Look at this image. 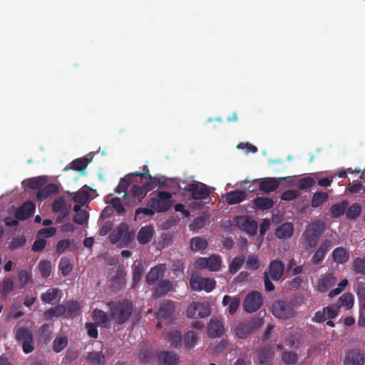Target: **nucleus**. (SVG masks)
Instances as JSON below:
<instances>
[{"mask_svg":"<svg viewBox=\"0 0 365 365\" xmlns=\"http://www.w3.org/2000/svg\"><path fill=\"white\" fill-rule=\"evenodd\" d=\"M110 319L117 325L126 323L133 312V302L127 299L116 301H109L106 304Z\"/></svg>","mask_w":365,"mask_h":365,"instance_id":"1","label":"nucleus"},{"mask_svg":"<svg viewBox=\"0 0 365 365\" xmlns=\"http://www.w3.org/2000/svg\"><path fill=\"white\" fill-rule=\"evenodd\" d=\"M325 224L319 220L309 224L305 232L306 250L312 252L317 247L320 236L324 231Z\"/></svg>","mask_w":365,"mask_h":365,"instance_id":"2","label":"nucleus"},{"mask_svg":"<svg viewBox=\"0 0 365 365\" xmlns=\"http://www.w3.org/2000/svg\"><path fill=\"white\" fill-rule=\"evenodd\" d=\"M263 322V319L259 317H254L249 320L241 322L235 328V334L240 339H247L252 333L258 329Z\"/></svg>","mask_w":365,"mask_h":365,"instance_id":"3","label":"nucleus"},{"mask_svg":"<svg viewBox=\"0 0 365 365\" xmlns=\"http://www.w3.org/2000/svg\"><path fill=\"white\" fill-rule=\"evenodd\" d=\"M173 195L167 191L158 192L156 197H151L148 203V207L153 208L156 212H167L172 206Z\"/></svg>","mask_w":365,"mask_h":365,"instance_id":"4","label":"nucleus"},{"mask_svg":"<svg viewBox=\"0 0 365 365\" xmlns=\"http://www.w3.org/2000/svg\"><path fill=\"white\" fill-rule=\"evenodd\" d=\"M135 236L133 231H130L129 227L125 223H120L109 236L112 244L121 242L125 245H128L133 241Z\"/></svg>","mask_w":365,"mask_h":365,"instance_id":"5","label":"nucleus"},{"mask_svg":"<svg viewBox=\"0 0 365 365\" xmlns=\"http://www.w3.org/2000/svg\"><path fill=\"white\" fill-rule=\"evenodd\" d=\"M16 341L22 345L25 354H29L34 349V336L32 331L26 327L17 329L15 334Z\"/></svg>","mask_w":365,"mask_h":365,"instance_id":"6","label":"nucleus"},{"mask_svg":"<svg viewBox=\"0 0 365 365\" xmlns=\"http://www.w3.org/2000/svg\"><path fill=\"white\" fill-rule=\"evenodd\" d=\"M263 297L257 291L249 292L243 302V308L247 313H253L257 311L262 305Z\"/></svg>","mask_w":365,"mask_h":365,"instance_id":"7","label":"nucleus"},{"mask_svg":"<svg viewBox=\"0 0 365 365\" xmlns=\"http://www.w3.org/2000/svg\"><path fill=\"white\" fill-rule=\"evenodd\" d=\"M184 190L191 193L192 197L194 200H205L210 195L209 187L200 182H193L188 183L184 187Z\"/></svg>","mask_w":365,"mask_h":365,"instance_id":"8","label":"nucleus"},{"mask_svg":"<svg viewBox=\"0 0 365 365\" xmlns=\"http://www.w3.org/2000/svg\"><path fill=\"white\" fill-rule=\"evenodd\" d=\"M272 314L279 319H289L294 316L293 308L286 302L278 300L272 307Z\"/></svg>","mask_w":365,"mask_h":365,"instance_id":"9","label":"nucleus"},{"mask_svg":"<svg viewBox=\"0 0 365 365\" xmlns=\"http://www.w3.org/2000/svg\"><path fill=\"white\" fill-rule=\"evenodd\" d=\"M235 222L237 227L246 232L247 233L255 235L257 234L258 227L257 222L247 215L237 216L235 218Z\"/></svg>","mask_w":365,"mask_h":365,"instance_id":"10","label":"nucleus"},{"mask_svg":"<svg viewBox=\"0 0 365 365\" xmlns=\"http://www.w3.org/2000/svg\"><path fill=\"white\" fill-rule=\"evenodd\" d=\"M191 288L195 291L205 290L207 292L212 291L215 286L216 282L213 279L196 277L190 279Z\"/></svg>","mask_w":365,"mask_h":365,"instance_id":"11","label":"nucleus"},{"mask_svg":"<svg viewBox=\"0 0 365 365\" xmlns=\"http://www.w3.org/2000/svg\"><path fill=\"white\" fill-rule=\"evenodd\" d=\"M63 297V292L59 288L50 287L41 295V299L46 304L56 305Z\"/></svg>","mask_w":365,"mask_h":365,"instance_id":"12","label":"nucleus"},{"mask_svg":"<svg viewBox=\"0 0 365 365\" xmlns=\"http://www.w3.org/2000/svg\"><path fill=\"white\" fill-rule=\"evenodd\" d=\"M125 276L124 266L119 265L116 269L115 275L111 279L110 287L113 291H119L124 287L126 282Z\"/></svg>","mask_w":365,"mask_h":365,"instance_id":"13","label":"nucleus"},{"mask_svg":"<svg viewBox=\"0 0 365 365\" xmlns=\"http://www.w3.org/2000/svg\"><path fill=\"white\" fill-rule=\"evenodd\" d=\"M175 310V302L170 299L164 300L160 305L156 317L157 319H169Z\"/></svg>","mask_w":365,"mask_h":365,"instance_id":"14","label":"nucleus"},{"mask_svg":"<svg viewBox=\"0 0 365 365\" xmlns=\"http://www.w3.org/2000/svg\"><path fill=\"white\" fill-rule=\"evenodd\" d=\"M35 204L31 201L23 203L14 213L15 217L19 220H25L30 217L35 212Z\"/></svg>","mask_w":365,"mask_h":365,"instance_id":"15","label":"nucleus"},{"mask_svg":"<svg viewBox=\"0 0 365 365\" xmlns=\"http://www.w3.org/2000/svg\"><path fill=\"white\" fill-rule=\"evenodd\" d=\"M365 355L359 349H351L346 353L344 365H363Z\"/></svg>","mask_w":365,"mask_h":365,"instance_id":"16","label":"nucleus"},{"mask_svg":"<svg viewBox=\"0 0 365 365\" xmlns=\"http://www.w3.org/2000/svg\"><path fill=\"white\" fill-rule=\"evenodd\" d=\"M331 246V241L330 240H324L318 249L314 252L312 262L314 264L318 265L321 264L325 258L327 253L328 252L330 247Z\"/></svg>","mask_w":365,"mask_h":365,"instance_id":"17","label":"nucleus"},{"mask_svg":"<svg viewBox=\"0 0 365 365\" xmlns=\"http://www.w3.org/2000/svg\"><path fill=\"white\" fill-rule=\"evenodd\" d=\"M225 331L222 320L214 318L211 319L207 325V335L210 338L221 336Z\"/></svg>","mask_w":365,"mask_h":365,"instance_id":"18","label":"nucleus"},{"mask_svg":"<svg viewBox=\"0 0 365 365\" xmlns=\"http://www.w3.org/2000/svg\"><path fill=\"white\" fill-rule=\"evenodd\" d=\"M92 317L95 323L103 328L108 329L110 327V314H108L104 311L96 309L92 312Z\"/></svg>","mask_w":365,"mask_h":365,"instance_id":"19","label":"nucleus"},{"mask_svg":"<svg viewBox=\"0 0 365 365\" xmlns=\"http://www.w3.org/2000/svg\"><path fill=\"white\" fill-rule=\"evenodd\" d=\"M284 272V263L277 259L270 262L269 264V274L274 281L279 280L283 276Z\"/></svg>","mask_w":365,"mask_h":365,"instance_id":"20","label":"nucleus"},{"mask_svg":"<svg viewBox=\"0 0 365 365\" xmlns=\"http://www.w3.org/2000/svg\"><path fill=\"white\" fill-rule=\"evenodd\" d=\"M287 179V178H267L260 182L259 188L261 191L270 192L279 187L281 181L286 180Z\"/></svg>","mask_w":365,"mask_h":365,"instance_id":"21","label":"nucleus"},{"mask_svg":"<svg viewBox=\"0 0 365 365\" xmlns=\"http://www.w3.org/2000/svg\"><path fill=\"white\" fill-rule=\"evenodd\" d=\"M274 352L272 347L264 346L257 351V361L261 365H272Z\"/></svg>","mask_w":365,"mask_h":365,"instance_id":"22","label":"nucleus"},{"mask_svg":"<svg viewBox=\"0 0 365 365\" xmlns=\"http://www.w3.org/2000/svg\"><path fill=\"white\" fill-rule=\"evenodd\" d=\"M336 282V278L331 273L324 274L317 283L318 290L321 293L327 292Z\"/></svg>","mask_w":365,"mask_h":365,"instance_id":"23","label":"nucleus"},{"mask_svg":"<svg viewBox=\"0 0 365 365\" xmlns=\"http://www.w3.org/2000/svg\"><path fill=\"white\" fill-rule=\"evenodd\" d=\"M155 230L153 225H145L142 227L137 235V240L140 245L149 243L153 237Z\"/></svg>","mask_w":365,"mask_h":365,"instance_id":"24","label":"nucleus"},{"mask_svg":"<svg viewBox=\"0 0 365 365\" xmlns=\"http://www.w3.org/2000/svg\"><path fill=\"white\" fill-rule=\"evenodd\" d=\"M164 264H158L151 268L146 275V282L148 284H154L160 279H162L165 274Z\"/></svg>","mask_w":365,"mask_h":365,"instance_id":"25","label":"nucleus"},{"mask_svg":"<svg viewBox=\"0 0 365 365\" xmlns=\"http://www.w3.org/2000/svg\"><path fill=\"white\" fill-rule=\"evenodd\" d=\"M158 361L165 365H178L179 356L177 354L169 351H161L158 356Z\"/></svg>","mask_w":365,"mask_h":365,"instance_id":"26","label":"nucleus"},{"mask_svg":"<svg viewBox=\"0 0 365 365\" xmlns=\"http://www.w3.org/2000/svg\"><path fill=\"white\" fill-rule=\"evenodd\" d=\"M247 197V193L243 190H233L227 192L225 200L228 205H235L244 201Z\"/></svg>","mask_w":365,"mask_h":365,"instance_id":"27","label":"nucleus"},{"mask_svg":"<svg viewBox=\"0 0 365 365\" xmlns=\"http://www.w3.org/2000/svg\"><path fill=\"white\" fill-rule=\"evenodd\" d=\"M59 192V188L57 185L54 183H49L46 185L43 188L39 189L36 193L37 199L44 200L48 197L56 195Z\"/></svg>","mask_w":365,"mask_h":365,"instance_id":"28","label":"nucleus"},{"mask_svg":"<svg viewBox=\"0 0 365 365\" xmlns=\"http://www.w3.org/2000/svg\"><path fill=\"white\" fill-rule=\"evenodd\" d=\"M293 232V225L291 222H284L277 228L275 235L279 239H288L292 236Z\"/></svg>","mask_w":365,"mask_h":365,"instance_id":"29","label":"nucleus"},{"mask_svg":"<svg viewBox=\"0 0 365 365\" xmlns=\"http://www.w3.org/2000/svg\"><path fill=\"white\" fill-rule=\"evenodd\" d=\"M89 162L90 160L87 158H77L66 165L63 170L67 171L69 170H73L83 172L88 167Z\"/></svg>","mask_w":365,"mask_h":365,"instance_id":"30","label":"nucleus"},{"mask_svg":"<svg viewBox=\"0 0 365 365\" xmlns=\"http://www.w3.org/2000/svg\"><path fill=\"white\" fill-rule=\"evenodd\" d=\"M348 206H349V202L346 200H344L339 202L333 204L330 207V212H331V216L334 218L341 217L346 213V210Z\"/></svg>","mask_w":365,"mask_h":365,"instance_id":"31","label":"nucleus"},{"mask_svg":"<svg viewBox=\"0 0 365 365\" xmlns=\"http://www.w3.org/2000/svg\"><path fill=\"white\" fill-rule=\"evenodd\" d=\"M172 285L168 279L160 281L153 290V297L158 298L166 294L172 289Z\"/></svg>","mask_w":365,"mask_h":365,"instance_id":"32","label":"nucleus"},{"mask_svg":"<svg viewBox=\"0 0 365 365\" xmlns=\"http://www.w3.org/2000/svg\"><path fill=\"white\" fill-rule=\"evenodd\" d=\"M332 259L337 264H344L349 259V253L347 250L342 247H339L335 248L332 252Z\"/></svg>","mask_w":365,"mask_h":365,"instance_id":"33","label":"nucleus"},{"mask_svg":"<svg viewBox=\"0 0 365 365\" xmlns=\"http://www.w3.org/2000/svg\"><path fill=\"white\" fill-rule=\"evenodd\" d=\"M66 312V306L63 304H56V307L48 309L43 313L46 319H51L53 317H59L63 315Z\"/></svg>","mask_w":365,"mask_h":365,"instance_id":"34","label":"nucleus"},{"mask_svg":"<svg viewBox=\"0 0 365 365\" xmlns=\"http://www.w3.org/2000/svg\"><path fill=\"white\" fill-rule=\"evenodd\" d=\"M274 202L272 198L257 197L253 200L254 206L260 210H266L272 208Z\"/></svg>","mask_w":365,"mask_h":365,"instance_id":"35","label":"nucleus"},{"mask_svg":"<svg viewBox=\"0 0 365 365\" xmlns=\"http://www.w3.org/2000/svg\"><path fill=\"white\" fill-rule=\"evenodd\" d=\"M86 361L89 365H105V356L101 351H91L88 354Z\"/></svg>","mask_w":365,"mask_h":365,"instance_id":"36","label":"nucleus"},{"mask_svg":"<svg viewBox=\"0 0 365 365\" xmlns=\"http://www.w3.org/2000/svg\"><path fill=\"white\" fill-rule=\"evenodd\" d=\"M354 295L351 293H344L339 298L336 306L339 309L344 307L346 309H350L354 305Z\"/></svg>","mask_w":365,"mask_h":365,"instance_id":"37","label":"nucleus"},{"mask_svg":"<svg viewBox=\"0 0 365 365\" xmlns=\"http://www.w3.org/2000/svg\"><path fill=\"white\" fill-rule=\"evenodd\" d=\"M208 243L207 240L201 237H195L190 240V250L193 252L202 251L206 250Z\"/></svg>","mask_w":365,"mask_h":365,"instance_id":"38","label":"nucleus"},{"mask_svg":"<svg viewBox=\"0 0 365 365\" xmlns=\"http://www.w3.org/2000/svg\"><path fill=\"white\" fill-rule=\"evenodd\" d=\"M207 269L210 272L218 271L222 264V257L219 255H212L207 257Z\"/></svg>","mask_w":365,"mask_h":365,"instance_id":"39","label":"nucleus"},{"mask_svg":"<svg viewBox=\"0 0 365 365\" xmlns=\"http://www.w3.org/2000/svg\"><path fill=\"white\" fill-rule=\"evenodd\" d=\"M52 210L54 212H61L63 217L68 214V210L66 207L65 200L60 197L56 199L52 204Z\"/></svg>","mask_w":365,"mask_h":365,"instance_id":"40","label":"nucleus"},{"mask_svg":"<svg viewBox=\"0 0 365 365\" xmlns=\"http://www.w3.org/2000/svg\"><path fill=\"white\" fill-rule=\"evenodd\" d=\"M329 198V195L325 192H316L314 193L311 205L312 207H318L322 205Z\"/></svg>","mask_w":365,"mask_h":365,"instance_id":"41","label":"nucleus"},{"mask_svg":"<svg viewBox=\"0 0 365 365\" xmlns=\"http://www.w3.org/2000/svg\"><path fill=\"white\" fill-rule=\"evenodd\" d=\"M361 206L357 203H353L347 207L346 210V216L349 220H356L361 213Z\"/></svg>","mask_w":365,"mask_h":365,"instance_id":"42","label":"nucleus"},{"mask_svg":"<svg viewBox=\"0 0 365 365\" xmlns=\"http://www.w3.org/2000/svg\"><path fill=\"white\" fill-rule=\"evenodd\" d=\"M38 267L41 277L45 279L48 278L52 270L51 262L50 260H41Z\"/></svg>","mask_w":365,"mask_h":365,"instance_id":"43","label":"nucleus"},{"mask_svg":"<svg viewBox=\"0 0 365 365\" xmlns=\"http://www.w3.org/2000/svg\"><path fill=\"white\" fill-rule=\"evenodd\" d=\"M47 182L46 176H38L36 178H30L28 181V186L32 190L41 189L43 186Z\"/></svg>","mask_w":365,"mask_h":365,"instance_id":"44","label":"nucleus"},{"mask_svg":"<svg viewBox=\"0 0 365 365\" xmlns=\"http://www.w3.org/2000/svg\"><path fill=\"white\" fill-rule=\"evenodd\" d=\"M68 345V338L66 336H57L53 343V351L55 353H59L63 350Z\"/></svg>","mask_w":365,"mask_h":365,"instance_id":"45","label":"nucleus"},{"mask_svg":"<svg viewBox=\"0 0 365 365\" xmlns=\"http://www.w3.org/2000/svg\"><path fill=\"white\" fill-rule=\"evenodd\" d=\"M58 269L63 277L68 276L73 269V265L66 257H62L58 264Z\"/></svg>","mask_w":365,"mask_h":365,"instance_id":"46","label":"nucleus"},{"mask_svg":"<svg viewBox=\"0 0 365 365\" xmlns=\"http://www.w3.org/2000/svg\"><path fill=\"white\" fill-rule=\"evenodd\" d=\"M198 340V336L194 331H188L184 336V344L185 346L189 349L192 348L195 346Z\"/></svg>","mask_w":365,"mask_h":365,"instance_id":"47","label":"nucleus"},{"mask_svg":"<svg viewBox=\"0 0 365 365\" xmlns=\"http://www.w3.org/2000/svg\"><path fill=\"white\" fill-rule=\"evenodd\" d=\"M352 269L356 274L365 275V257H356L353 262Z\"/></svg>","mask_w":365,"mask_h":365,"instance_id":"48","label":"nucleus"},{"mask_svg":"<svg viewBox=\"0 0 365 365\" xmlns=\"http://www.w3.org/2000/svg\"><path fill=\"white\" fill-rule=\"evenodd\" d=\"M298 354L294 351H284L282 354V359L286 365H293L298 361Z\"/></svg>","mask_w":365,"mask_h":365,"instance_id":"49","label":"nucleus"},{"mask_svg":"<svg viewBox=\"0 0 365 365\" xmlns=\"http://www.w3.org/2000/svg\"><path fill=\"white\" fill-rule=\"evenodd\" d=\"M14 289V282L11 278L5 279L1 287H0V292L1 295L6 297L8 294H9Z\"/></svg>","mask_w":365,"mask_h":365,"instance_id":"50","label":"nucleus"},{"mask_svg":"<svg viewBox=\"0 0 365 365\" xmlns=\"http://www.w3.org/2000/svg\"><path fill=\"white\" fill-rule=\"evenodd\" d=\"M245 262V259L243 257H236L233 259L232 262L229 265V272L230 274H234L238 272V270L241 268L243 263Z\"/></svg>","mask_w":365,"mask_h":365,"instance_id":"51","label":"nucleus"},{"mask_svg":"<svg viewBox=\"0 0 365 365\" xmlns=\"http://www.w3.org/2000/svg\"><path fill=\"white\" fill-rule=\"evenodd\" d=\"M168 338L170 346L176 348L181 344L182 335L180 331L175 330L170 332Z\"/></svg>","mask_w":365,"mask_h":365,"instance_id":"52","label":"nucleus"},{"mask_svg":"<svg viewBox=\"0 0 365 365\" xmlns=\"http://www.w3.org/2000/svg\"><path fill=\"white\" fill-rule=\"evenodd\" d=\"M315 183V180L314 178L307 176L302 178H300L297 182V187L299 189L304 190H307L312 187Z\"/></svg>","mask_w":365,"mask_h":365,"instance_id":"53","label":"nucleus"},{"mask_svg":"<svg viewBox=\"0 0 365 365\" xmlns=\"http://www.w3.org/2000/svg\"><path fill=\"white\" fill-rule=\"evenodd\" d=\"M260 267L259 257L255 255H250L246 261V268L252 270H257Z\"/></svg>","mask_w":365,"mask_h":365,"instance_id":"54","label":"nucleus"},{"mask_svg":"<svg viewBox=\"0 0 365 365\" xmlns=\"http://www.w3.org/2000/svg\"><path fill=\"white\" fill-rule=\"evenodd\" d=\"M197 309L198 318H205L210 314V309L207 304L197 302Z\"/></svg>","mask_w":365,"mask_h":365,"instance_id":"55","label":"nucleus"},{"mask_svg":"<svg viewBox=\"0 0 365 365\" xmlns=\"http://www.w3.org/2000/svg\"><path fill=\"white\" fill-rule=\"evenodd\" d=\"M66 309L68 317H75L78 314L80 305L76 301H68L66 304Z\"/></svg>","mask_w":365,"mask_h":365,"instance_id":"56","label":"nucleus"},{"mask_svg":"<svg viewBox=\"0 0 365 365\" xmlns=\"http://www.w3.org/2000/svg\"><path fill=\"white\" fill-rule=\"evenodd\" d=\"M159 185L160 187H163L164 185V182H161L159 179L157 178H154L153 179L150 180V181L144 183L143 187H144V195H147V193L156 187V186Z\"/></svg>","mask_w":365,"mask_h":365,"instance_id":"57","label":"nucleus"},{"mask_svg":"<svg viewBox=\"0 0 365 365\" xmlns=\"http://www.w3.org/2000/svg\"><path fill=\"white\" fill-rule=\"evenodd\" d=\"M112 205L113 210H115L118 215H122L125 212V210L122 205L121 200L119 197H113L110 201L106 202Z\"/></svg>","mask_w":365,"mask_h":365,"instance_id":"58","label":"nucleus"},{"mask_svg":"<svg viewBox=\"0 0 365 365\" xmlns=\"http://www.w3.org/2000/svg\"><path fill=\"white\" fill-rule=\"evenodd\" d=\"M88 199V193L86 191L79 190L73 193L72 200L78 203L84 204Z\"/></svg>","mask_w":365,"mask_h":365,"instance_id":"59","label":"nucleus"},{"mask_svg":"<svg viewBox=\"0 0 365 365\" xmlns=\"http://www.w3.org/2000/svg\"><path fill=\"white\" fill-rule=\"evenodd\" d=\"M143 272V268L140 263H138V265H135L133 271V287H135L138 283Z\"/></svg>","mask_w":365,"mask_h":365,"instance_id":"60","label":"nucleus"},{"mask_svg":"<svg viewBox=\"0 0 365 365\" xmlns=\"http://www.w3.org/2000/svg\"><path fill=\"white\" fill-rule=\"evenodd\" d=\"M51 333V326L47 324H43L38 329L39 338L43 341L49 339Z\"/></svg>","mask_w":365,"mask_h":365,"instance_id":"61","label":"nucleus"},{"mask_svg":"<svg viewBox=\"0 0 365 365\" xmlns=\"http://www.w3.org/2000/svg\"><path fill=\"white\" fill-rule=\"evenodd\" d=\"M299 195V191L297 190H289L282 194L281 199L284 201H291L297 199Z\"/></svg>","mask_w":365,"mask_h":365,"instance_id":"62","label":"nucleus"},{"mask_svg":"<svg viewBox=\"0 0 365 365\" xmlns=\"http://www.w3.org/2000/svg\"><path fill=\"white\" fill-rule=\"evenodd\" d=\"M18 277L20 282L21 288H24L28 284L31 279L29 273L25 269H21L19 272Z\"/></svg>","mask_w":365,"mask_h":365,"instance_id":"63","label":"nucleus"},{"mask_svg":"<svg viewBox=\"0 0 365 365\" xmlns=\"http://www.w3.org/2000/svg\"><path fill=\"white\" fill-rule=\"evenodd\" d=\"M26 243V238L24 236L17 237L13 239L10 242L9 249L15 250L19 247H23Z\"/></svg>","mask_w":365,"mask_h":365,"instance_id":"64","label":"nucleus"}]
</instances>
